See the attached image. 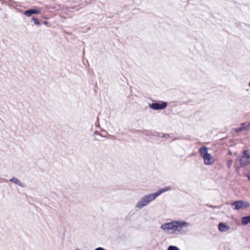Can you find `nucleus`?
<instances>
[{
    "mask_svg": "<svg viewBox=\"0 0 250 250\" xmlns=\"http://www.w3.org/2000/svg\"><path fill=\"white\" fill-rule=\"evenodd\" d=\"M190 226V223L185 221L174 220L162 224L160 229L167 234L183 235L189 231Z\"/></svg>",
    "mask_w": 250,
    "mask_h": 250,
    "instance_id": "obj_1",
    "label": "nucleus"
},
{
    "mask_svg": "<svg viewBox=\"0 0 250 250\" xmlns=\"http://www.w3.org/2000/svg\"><path fill=\"white\" fill-rule=\"evenodd\" d=\"M170 190V187H166L158 190L155 192L144 195L137 202L135 208L138 209L143 208L154 201L161 194Z\"/></svg>",
    "mask_w": 250,
    "mask_h": 250,
    "instance_id": "obj_2",
    "label": "nucleus"
},
{
    "mask_svg": "<svg viewBox=\"0 0 250 250\" xmlns=\"http://www.w3.org/2000/svg\"><path fill=\"white\" fill-rule=\"evenodd\" d=\"M201 156L203 158L204 163L206 165H212L215 162L214 158L208 152L206 147H202L199 149Z\"/></svg>",
    "mask_w": 250,
    "mask_h": 250,
    "instance_id": "obj_3",
    "label": "nucleus"
},
{
    "mask_svg": "<svg viewBox=\"0 0 250 250\" xmlns=\"http://www.w3.org/2000/svg\"><path fill=\"white\" fill-rule=\"evenodd\" d=\"M230 205L234 210L243 209L250 207V204L244 200L234 201L231 203Z\"/></svg>",
    "mask_w": 250,
    "mask_h": 250,
    "instance_id": "obj_4",
    "label": "nucleus"
},
{
    "mask_svg": "<svg viewBox=\"0 0 250 250\" xmlns=\"http://www.w3.org/2000/svg\"><path fill=\"white\" fill-rule=\"evenodd\" d=\"M167 106V103L165 102H159L153 103L149 104V107L153 110H162L165 108Z\"/></svg>",
    "mask_w": 250,
    "mask_h": 250,
    "instance_id": "obj_5",
    "label": "nucleus"
},
{
    "mask_svg": "<svg viewBox=\"0 0 250 250\" xmlns=\"http://www.w3.org/2000/svg\"><path fill=\"white\" fill-rule=\"evenodd\" d=\"M218 229L222 232H225L229 231L230 229L229 226H227L223 223H220L218 224Z\"/></svg>",
    "mask_w": 250,
    "mask_h": 250,
    "instance_id": "obj_6",
    "label": "nucleus"
},
{
    "mask_svg": "<svg viewBox=\"0 0 250 250\" xmlns=\"http://www.w3.org/2000/svg\"><path fill=\"white\" fill-rule=\"evenodd\" d=\"M40 11L39 10L31 9L24 11V15L27 17H29L33 14H40Z\"/></svg>",
    "mask_w": 250,
    "mask_h": 250,
    "instance_id": "obj_7",
    "label": "nucleus"
},
{
    "mask_svg": "<svg viewBox=\"0 0 250 250\" xmlns=\"http://www.w3.org/2000/svg\"><path fill=\"white\" fill-rule=\"evenodd\" d=\"M239 161L242 167L246 166L250 164V159H247V158L243 156L240 158Z\"/></svg>",
    "mask_w": 250,
    "mask_h": 250,
    "instance_id": "obj_8",
    "label": "nucleus"
},
{
    "mask_svg": "<svg viewBox=\"0 0 250 250\" xmlns=\"http://www.w3.org/2000/svg\"><path fill=\"white\" fill-rule=\"evenodd\" d=\"M241 223L244 225H246L250 223V215L242 217Z\"/></svg>",
    "mask_w": 250,
    "mask_h": 250,
    "instance_id": "obj_9",
    "label": "nucleus"
},
{
    "mask_svg": "<svg viewBox=\"0 0 250 250\" xmlns=\"http://www.w3.org/2000/svg\"><path fill=\"white\" fill-rule=\"evenodd\" d=\"M10 181L11 182H12V183L20 186V187H23L22 183L17 178H15V177L12 178L11 179H10Z\"/></svg>",
    "mask_w": 250,
    "mask_h": 250,
    "instance_id": "obj_10",
    "label": "nucleus"
},
{
    "mask_svg": "<svg viewBox=\"0 0 250 250\" xmlns=\"http://www.w3.org/2000/svg\"><path fill=\"white\" fill-rule=\"evenodd\" d=\"M243 157L247 158V159H250V154L249 151L245 150L243 151Z\"/></svg>",
    "mask_w": 250,
    "mask_h": 250,
    "instance_id": "obj_11",
    "label": "nucleus"
},
{
    "mask_svg": "<svg viewBox=\"0 0 250 250\" xmlns=\"http://www.w3.org/2000/svg\"><path fill=\"white\" fill-rule=\"evenodd\" d=\"M32 20L34 21V22L35 23V24L38 26H40L41 25V23L40 22L35 18L34 17H33L32 18Z\"/></svg>",
    "mask_w": 250,
    "mask_h": 250,
    "instance_id": "obj_12",
    "label": "nucleus"
},
{
    "mask_svg": "<svg viewBox=\"0 0 250 250\" xmlns=\"http://www.w3.org/2000/svg\"><path fill=\"white\" fill-rule=\"evenodd\" d=\"M250 126V124H246V123H243L241 125V128H242V130L246 129L247 127Z\"/></svg>",
    "mask_w": 250,
    "mask_h": 250,
    "instance_id": "obj_13",
    "label": "nucleus"
},
{
    "mask_svg": "<svg viewBox=\"0 0 250 250\" xmlns=\"http://www.w3.org/2000/svg\"><path fill=\"white\" fill-rule=\"evenodd\" d=\"M167 250H180L178 248L173 246H170L168 247Z\"/></svg>",
    "mask_w": 250,
    "mask_h": 250,
    "instance_id": "obj_14",
    "label": "nucleus"
},
{
    "mask_svg": "<svg viewBox=\"0 0 250 250\" xmlns=\"http://www.w3.org/2000/svg\"><path fill=\"white\" fill-rule=\"evenodd\" d=\"M232 161L231 160H229L227 162V165H228V168H230L231 166H232Z\"/></svg>",
    "mask_w": 250,
    "mask_h": 250,
    "instance_id": "obj_15",
    "label": "nucleus"
},
{
    "mask_svg": "<svg viewBox=\"0 0 250 250\" xmlns=\"http://www.w3.org/2000/svg\"><path fill=\"white\" fill-rule=\"evenodd\" d=\"M235 131L236 132H240V131H242V128H241V127H236L235 128Z\"/></svg>",
    "mask_w": 250,
    "mask_h": 250,
    "instance_id": "obj_16",
    "label": "nucleus"
},
{
    "mask_svg": "<svg viewBox=\"0 0 250 250\" xmlns=\"http://www.w3.org/2000/svg\"><path fill=\"white\" fill-rule=\"evenodd\" d=\"M247 176H248V178H249V179L250 180V173Z\"/></svg>",
    "mask_w": 250,
    "mask_h": 250,
    "instance_id": "obj_17",
    "label": "nucleus"
},
{
    "mask_svg": "<svg viewBox=\"0 0 250 250\" xmlns=\"http://www.w3.org/2000/svg\"><path fill=\"white\" fill-rule=\"evenodd\" d=\"M44 24H46H46H47V21H45V22H44Z\"/></svg>",
    "mask_w": 250,
    "mask_h": 250,
    "instance_id": "obj_18",
    "label": "nucleus"
}]
</instances>
